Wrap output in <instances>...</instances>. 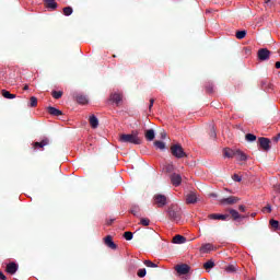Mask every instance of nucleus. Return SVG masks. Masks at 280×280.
<instances>
[{
    "instance_id": "nucleus-21",
    "label": "nucleus",
    "mask_w": 280,
    "mask_h": 280,
    "mask_svg": "<svg viewBox=\"0 0 280 280\" xmlns=\"http://www.w3.org/2000/svg\"><path fill=\"white\" fill-rule=\"evenodd\" d=\"M89 122L92 129H96L98 127V119H96V116L94 115L90 116Z\"/></svg>"
},
{
    "instance_id": "nucleus-40",
    "label": "nucleus",
    "mask_w": 280,
    "mask_h": 280,
    "mask_svg": "<svg viewBox=\"0 0 280 280\" xmlns=\"http://www.w3.org/2000/svg\"><path fill=\"white\" fill-rule=\"evenodd\" d=\"M72 14V8L66 7L63 8V15L70 16Z\"/></svg>"
},
{
    "instance_id": "nucleus-6",
    "label": "nucleus",
    "mask_w": 280,
    "mask_h": 280,
    "mask_svg": "<svg viewBox=\"0 0 280 280\" xmlns=\"http://www.w3.org/2000/svg\"><path fill=\"white\" fill-rule=\"evenodd\" d=\"M175 270L176 272H178V275L185 276L189 273V271L191 270V267H189V265L187 264H180V265H176Z\"/></svg>"
},
{
    "instance_id": "nucleus-8",
    "label": "nucleus",
    "mask_w": 280,
    "mask_h": 280,
    "mask_svg": "<svg viewBox=\"0 0 280 280\" xmlns=\"http://www.w3.org/2000/svg\"><path fill=\"white\" fill-rule=\"evenodd\" d=\"M240 202V198L238 197H226L224 199H220V205H224V206H231V205H235Z\"/></svg>"
},
{
    "instance_id": "nucleus-10",
    "label": "nucleus",
    "mask_w": 280,
    "mask_h": 280,
    "mask_svg": "<svg viewBox=\"0 0 280 280\" xmlns=\"http://www.w3.org/2000/svg\"><path fill=\"white\" fill-rule=\"evenodd\" d=\"M229 218L233 219V221H238V220H243L246 217L240 214V212H237V210H229Z\"/></svg>"
},
{
    "instance_id": "nucleus-38",
    "label": "nucleus",
    "mask_w": 280,
    "mask_h": 280,
    "mask_svg": "<svg viewBox=\"0 0 280 280\" xmlns=\"http://www.w3.org/2000/svg\"><path fill=\"white\" fill-rule=\"evenodd\" d=\"M132 236L133 235L129 231L122 233V238H125V241H131Z\"/></svg>"
},
{
    "instance_id": "nucleus-48",
    "label": "nucleus",
    "mask_w": 280,
    "mask_h": 280,
    "mask_svg": "<svg viewBox=\"0 0 280 280\" xmlns=\"http://www.w3.org/2000/svg\"><path fill=\"white\" fill-rule=\"evenodd\" d=\"M0 280H7V276H4V273H2V271H0Z\"/></svg>"
},
{
    "instance_id": "nucleus-43",
    "label": "nucleus",
    "mask_w": 280,
    "mask_h": 280,
    "mask_svg": "<svg viewBox=\"0 0 280 280\" xmlns=\"http://www.w3.org/2000/svg\"><path fill=\"white\" fill-rule=\"evenodd\" d=\"M271 211H272V208L270 207V205L264 207V212L270 213Z\"/></svg>"
},
{
    "instance_id": "nucleus-2",
    "label": "nucleus",
    "mask_w": 280,
    "mask_h": 280,
    "mask_svg": "<svg viewBox=\"0 0 280 280\" xmlns=\"http://www.w3.org/2000/svg\"><path fill=\"white\" fill-rule=\"evenodd\" d=\"M167 215H168L170 220H172L174 222L180 221V218L183 215L180 207L176 203H172V206H170V208H167Z\"/></svg>"
},
{
    "instance_id": "nucleus-55",
    "label": "nucleus",
    "mask_w": 280,
    "mask_h": 280,
    "mask_svg": "<svg viewBox=\"0 0 280 280\" xmlns=\"http://www.w3.org/2000/svg\"><path fill=\"white\" fill-rule=\"evenodd\" d=\"M112 222H114V220H109V221L107 222V225H112Z\"/></svg>"
},
{
    "instance_id": "nucleus-18",
    "label": "nucleus",
    "mask_w": 280,
    "mask_h": 280,
    "mask_svg": "<svg viewBox=\"0 0 280 280\" xmlns=\"http://www.w3.org/2000/svg\"><path fill=\"white\" fill-rule=\"evenodd\" d=\"M47 110H48V115H50L52 117H59L62 115L61 110H59L52 106H48Z\"/></svg>"
},
{
    "instance_id": "nucleus-11",
    "label": "nucleus",
    "mask_w": 280,
    "mask_h": 280,
    "mask_svg": "<svg viewBox=\"0 0 280 280\" xmlns=\"http://www.w3.org/2000/svg\"><path fill=\"white\" fill-rule=\"evenodd\" d=\"M211 221H229V214H209Z\"/></svg>"
},
{
    "instance_id": "nucleus-26",
    "label": "nucleus",
    "mask_w": 280,
    "mask_h": 280,
    "mask_svg": "<svg viewBox=\"0 0 280 280\" xmlns=\"http://www.w3.org/2000/svg\"><path fill=\"white\" fill-rule=\"evenodd\" d=\"M2 97L7 98V100H14L15 98V94L10 93L7 90H2Z\"/></svg>"
},
{
    "instance_id": "nucleus-27",
    "label": "nucleus",
    "mask_w": 280,
    "mask_h": 280,
    "mask_svg": "<svg viewBox=\"0 0 280 280\" xmlns=\"http://www.w3.org/2000/svg\"><path fill=\"white\" fill-rule=\"evenodd\" d=\"M224 270L229 273H235L237 272V268L235 267V265H229L224 268Z\"/></svg>"
},
{
    "instance_id": "nucleus-54",
    "label": "nucleus",
    "mask_w": 280,
    "mask_h": 280,
    "mask_svg": "<svg viewBox=\"0 0 280 280\" xmlns=\"http://www.w3.org/2000/svg\"><path fill=\"white\" fill-rule=\"evenodd\" d=\"M160 135H162V138H163V139H165V137L167 136L165 132H162V133H160Z\"/></svg>"
},
{
    "instance_id": "nucleus-12",
    "label": "nucleus",
    "mask_w": 280,
    "mask_h": 280,
    "mask_svg": "<svg viewBox=\"0 0 280 280\" xmlns=\"http://www.w3.org/2000/svg\"><path fill=\"white\" fill-rule=\"evenodd\" d=\"M18 264L16 262H9L7 264V269L5 272L9 275H15V272H18Z\"/></svg>"
},
{
    "instance_id": "nucleus-13",
    "label": "nucleus",
    "mask_w": 280,
    "mask_h": 280,
    "mask_svg": "<svg viewBox=\"0 0 280 280\" xmlns=\"http://www.w3.org/2000/svg\"><path fill=\"white\" fill-rule=\"evenodd\" d=\"M103 243L105 244V246H107V248L115 250L116 249V244H114V242L112 241V236L107 235L103 238Z\"/></svg>"
},
{
    "instance_id": "nucleus-20",
    "label": "nucleus",
    "mask_w": 280,
    "mask_h": 280,
    "mask_svg": "<svg viewBox=\"0 0 280 280\" xmlns=\"http://www.w3.org/2000/svg\"><path fill=\"white\" fill-rule=\"evenodd\" d=\"M144 139H147V141H154V129L144 130Z\"/></svg>"
},
{
    "instance_id": "nucleus-9",
    "label": "nucleus",
    "mask_w": 280,
    "mask_h": 280,
    "mask_svg": "<svg viewBox=\"0 0 280 280\" xmlns=\"http://www.w3.org/2000/svg\"><path fill=\"white\" fill-rule=\"evenodd\" d=\"M170 179L172 180V185H174V187H179L180 184L183 183V177L176 173L172 174Z\"/></svg>"
},
{
    "instance_id": "nucleus-23",
    "label": "nucleus",
    "mask_w": 280,
    "mask_h": 280,
    "mask_svg": "<svg viewBox=\"0 0 280 280\" xmlns=\"http://www.w3.org/2000/svg\"><path fill=\"white\" fill-rule=\"evenodd\" d=\"M44 3L46 4L47 9H50V10L57 9V2H55V0H44Z\"/></svg>"
},
{
    "instance_id": "nucleus-47",
    "label": "nucleus",
    "mask_w": 280,
    "mask_h": 280,
    "mask_svg": "<svg viewBox=\"0 0 280 280\" xmlns=\"http://www.w3.org/2000/svg\"><path fill=\"white\" fill-rule=\"evenodd\" d=\"M279 139H280V135H277V136H275V138H272V141L275 143H277L279 141Z\"/></svg>"
},
{
    "instance_id": "nucleus-19",
    "label": "nucleus",
    "mask_w": 280,
    "mask_h": 280,
    "mask_svg": "<svg viewBox=\"0 0 280 280\" xmlns=\"http://www.w3.org/2000/svg\"><path fill=\"white\" fill-rule=\"evenodd\" d=\"M187 242V238L183 235H176L174 236L173 238V243L176 244V245H183Z\"/></svg>"
},
{
    "instance_id": "nucleus-4",
    "label": "nucleus",
    "mask_w": 280,
    "mask_h": 280,
    "mask_svg": "<svg viewBox=\"0 0 280 280\" xmlns=\"http://www.w3.org/2000/svg\"><path fill=\"white\" fill-rule=\"evenodd\" d=\"M153 206L158 208H164L167 206V197L161 194L153 195Z\"/></svg>"
},
{
    "instance_id": "nucleus-35",
    "label": "nucleus",
    "mask_w": 280,
    "mask_h": 280,
    "mask_svg": "<svg viewBox=\"0 0 280 280\" xmlns=\"http://www.w3.org/2000/svg\"><path fill=\"white\" fill-rule=\"evenodd\" d=\"M246 141L253 142V141H258L257 137L253 133L246 135Z\"/></svg>"
},
{
    "instance_id": "nucleus-58",
    "label": "nucleus",
    "mask_w": 280,
    "mask_h": 280,
    "mask_svg": "<svg viewBox=\"0 0 280 280\" xmlns=\"http://www.w3.org/2000/svg\"><path fill=\"white\" fill-rule=\"evenodd\" d=\"M255 215H256L255 213L252 214L253 218H255Z\"/></svg>"
},
{
    "instance_id": "nucleus-44",
    "label": "nucleus",
    "mask_w": 280,
    "mask_h": 280,
    "mask_svg": "<svg viewBox=\"0 0 280 280\" xmlns=\"http://www.w3.org/2000/svg\"><path fill=\"white\" fill-rule=\"evenodd\" d=\"M207 93L209 94L213 93V85L211 84L207 85Z\"/></svg>"
},
{
    "instance_id": "nucleus-31",
    "label": "nucleus",
    "mask_w": 280,
    "mask_h": 280,
    "mask_svg": "<svg viewBox=\"0 0 280 280\" xmlns=\"http://www.w3.org/2000/svg\"><path fill=\"white\" fill-rule=\"evenodd\" d=\"M235 37L240 40L244 39V37H246V31H237Z\"/></svg>"
},
{
    "instance_id": "nucleus-46",
    "label": "nucleus",
    "mask_w": 280,
    "mask_h": 280,
    "mask_svg": "<svg viewBox=\"0 0 280 280\" xmlns=\"http://www.w3.org/2000/svg\"><path fill=\"white\" fill-rule=\"evenodd\" d=\"M238 209H240V212H242V213L246 212V207L245 206H240Z\"/></svg>"
},
{
    "instance_id": "nucleus-5",
    "label": "nucleus",
    "mask_w": 280,
    "mask_h": 280,
    "mask_svg": "<svg viewBox=\"0 0 280 280\" xmlns=\"http://www.w3.org/2000/svg\"><path fill=\"white\" fill-rule=\"evenodd\" d=\"M257 144L259 145L261 151L264 152L270 151V139L261 137L257 140Z\"/></svg>"
},
{
    "instance_id": "nucleus-32",
    "label": "nucleus",
    "mask_w": 280,
    "mask_h": 280,
    "mask_svg": "<svg viewBox=\"0 0 280 280\" xmlns=\"http://www.w3.org/2000/svg\"><path fill=\"white\" fill-rule=\"evenodd\" d=\"M50 94H51L52 98L59 100L63 95V92H61V91H52Z\"/></svg>"
},
{
    "instance_id": "nucleus-34",
    "label": "nucleus",
    "mask_w": 280,
    "mask_h": 280,
    "mask_svg": "<svg viewBox=\"0 0 280 280\" xmlns=\"http://www.w3.org/2000/svg\"><path fill=\"white\" fill-rule=\"evenodd\" d=\"M214 267H215V262H213L212 260L205 262V270H210L211 268H214Z\"/></svg>"
},
{
    "instance_id": "nucleus-51",
    "label": "nucleus",
    "mask_w": 280,
    "mask_h": 280,
    "mask_svg": "<svg viewBox=\"0 0 280 280\" xmlns=\"http://www.w3.org/2000/svg\"><path fill=\"white\" fill-rule=\"evenodd\" d=\"M173 168H174L173 165H168V166H167V172H172Z\"/></svg>"
},
{
    "instance_id": "nucleus-33",
    "label": "nucleus",
    "mask_w": 280,
    "mask_h": 280,
    "mask_svg": "<svg viewBox=\"0 0 280 280\" xmlns=\"http://www.w3.org/2000/svg\"><path fill=\"white\" fill-rule=\"evenodd\" d=\"M28 107H31V108L37 107V97L31 96V102L28 104Z\"/></svg>"
},
{
    "instance_id": "nucleus-14",
    "label": "nucleus",
    "mask_w": 280,
    "mask_h": 280,
    "mask_svg": "<svg viewBox=\"0 0 280 280\" xmlns=\"http://www.w3.org/2000/svg\"><path fill=\"white\" fill-rule=\"evenodd\" d=\"M109 101H112V103L116 104V106H118L120 104V101H122V95L118 94V93H112L109 94Z\"/></svg>"
},
{
    "instance_id": "nucleus-56",
    "label": "nucleus",
    "mask_w": 280,
    "mask_h": 280,
    "mask_svg": "<svg viewBox=\"0 0 280 280\" xmlns=\"http://www.w3.org/2000/svg\"><path fill=\"white\" fill-rule=\"evenodd\" d=\"M265 3H270V0H264Z\"/></svg>"
},
{
    "instance_id": "nucleus-16",
    "label": "nucleus",
    "mask_w": 280,
    "mask_h": 280,
    "mask_svg": "<svg viewBox=\"0 0 280 280\" xmlns=\"http://www.w3.org/2000/svg\"><path fill=\"white\" fill-rule=\"evenodd\" d=\"M187 205H196L198 202V197L195 192H189L186 197Z\"/></svg>"
},
{
    "instance_id": "nucleus-24",
    "label": "nucleus",
    "mask_w": 280,
    "mask_h": 280,
    "mask_svg": "<svg viewBox=\"0 0 280 280\" xmlns=\"http://www.w3.org/2000/svg\"><path fill=\"white\" fill-rule=\"evenodd\" d=\"M75 101L78 104H81V105L88 104V97H85V95L78 94L75 96Z\"/></svg>"
},
{
    "instance_id": "nucleus-29",
    "label": "nucleus",
    "mask_w": 280,
    "mask_h": 280,
    "mask_svg": "<svg viewBox=\"0 0 280 280\" xmlns=\"http://www.w3.org/2000/svg\"><path fill=\"white\" fill-rule=\"evenodd\" d=\"M142 264H144V266H147V268H159V265L152 262V260H144V261H142Z\"/></svg>"
},
{
    "instance_id": "nucleus-28",
    "label": "nucleus",
    "mask_w": 280,
    "mask_h": 280,
    "mask_svg": "<svg viewBox=\"0 0 280 280\" xmlns=\"http://www.w3.org/2000/svg\"><path fill=\"white\" fill-rule=\"evenodd\" d=\"M153 145H155V149L158 150H165V142L163 141H155L153 142Z\"/></svg>"
},
{
    "instance_id": "nucleus-1",
    "label": "nucleus",
    "mask_w": 280,
    "mask_h": 280,
    "mask_svg": "<svg viewBox=\"0 0 280 280\" xmlns=\"http://www.w3.org/2000/svg\"><path fill=\"white\" fill-rule=\"evenodd\" d=\"M118 142L141 145V138H139V131L133 130L131 131V133H122L118 136Z\"/></svg>"
},
{
    "instance_id": "nucleus-36",
    "label": "nucleus",
    "mask_w": 280,
    "mask_h": 280,
    "mask_svg": "<svg viewBox=\"0 0 280 280\" xmlns=\"http://www.w3.org/2000/svg\"><path fill=\"white\" fill-rule=\"evenodd\" d=\"M140 225L150 226V219H148V218L140 219Z\"/></svg>"
},
{
    "instance_id": "nucleus-45",
    "label": "nucleus",
    "mask_w": 280,
    "mask_h": 280,
    "mask_svg": "<svg viewBox=\"0 0 280 280\" xmlns=\"http://www.w3.org/2000/svg\"><path fill=\"white\" fill-rule=\"evenodd\" d=\"M154 107V98L149 100V109H152Z\"/></svg>"
},
{
    "instance_id": "nucleus-7",
    "label": "nucleus",
    "mask_w": 280,
    "mask_h": 280,
    "mask_svg": "<svg viewBox=\"0 0 280 280\" xmlns=\"http://www.w3.org/2000/svg\"><path fill=\"white\" fill-rule=\"evenodd\" d=\"M257 58L259 61H267L270 59V51L267 48L259 49L257 51Z\"/></svg>"
},
{
    "instance_id": "nucleus-42",
    "label": "nucleus",
    "mask_w": 280,
    "mask_h": 280,
    "mask_svg": "<svg viewBox=\"0 0 280 280\" xmlns=\"http://www.w3.org/2000/svg\"><path fill=\"white\" fill-rule=\"evenodd\" d=\"M136 268H137L136 262H133V261L129 262V267H128V270H129V271H132V270H135Z\"/></svg>"
},
{
    "instance_id": "nucleus-59",
    "label": "nucleus",
    "mask_w": 280,
    "mask_h": 280,
    "mask_svg": "<svg viewBox=\"0 0 280 280\" xmlns=\"http://www.w3.org/2000/svg\"><path fill=\"white\" fill-rule=\"evenodd\" d=\"M14 280H18V279H14Z\"/></svg>"
},
{
    "instance_id": "nucleus-57",
    "label": "nucleus",
    "mask_w": 280,
    "mask_h": 280,
    "mask_svg": "<svg viewBox=\"0 0 280 280\" xmlns=\"http://www.w3.org/2000/svg\"><path fill=\"white\" fill-rule=\"evenodd\" d=\"M112 58H116V55H112Z\"/></svg>"
},
{
    "instance_id": "nucleus-22",
    "label": "nucleus",
    "mask_w": 280,
    "mask_h": 280,
    "mask_svg": "<svg viewBox=\"0 0 280 280\" xmlns=\"http://www.w3.org/2000/svg\"><path fill=\"white\" fill-rule=\"evenodd\" d=\"M212 250H213V245L210 243H207L202 245V247H200V252H202V254H209Z\"/></svg>"
},
{
    "instance_id": "nucleus-25",
    "label": "nucleus",
    "mask_w": 280,
    "mask_h": 280,
    "mask_svg": "<svg viewBox=\"0 0 280 280\" xmlns=\"http://www.w3.org/2000/svg\"><path fill=\"white\" fill-rule=\"evenodd\" d=\"M139 212H141V208H139V206H131V209L129 210L131 215L139 217Z\"/></svg>"
},
{
    "instance_id": "nucleus-53",
    "label": "nucleus",
    "mask_w": 280,
    "mask_h": 280,
    "mask_svg": "<svg viewBox=\"0 0 280 280\" xmlns=\"http://www.w3.org/2000/svg\"><path fill=\"white\" fill-rule=\"evenodd\" d=\"M23 91H28V85H24Z\"/></svg>"
},
{
    "instance_id": "nucleus-37",
    "label": "nucleus",
    "mask_w": 280,
    "mask_h": 280,
    "mask_svg": "<svg viewBox=\"0 0 280 280\" xmlns=\"http://www.w3.org/2000/svg\"><path fill=\"white\" fill-rule=\"evenodd\" d=\"M233 158L237 159V161H246V154L244 153H237L236 155H233Z\"/></svg>"
},
{
    "instance_id": "nucleus-30",
    "label": "nucleus",
    "mask_w": 280,
    "mask_h": 280,
    "mask_svg": "<svg viewBox=\"0 0 280 280\" xmlns=\"http://www.w3.org/2000/svg\"><path fill=\"white\" fill-rule=\"evenodd\" d=\"M145 275H148V271H145V268L138 269V272H136V276H138V278L140 279H143Z\"/></svg>"
},
{
    "instance_id": "nucleus-49",
    "label": "nucleus",
    "mask_w": 280,
    "mask_h": 280,
    "mask_svg": "<svg viewBox=\"0 0 280 280\" xmlns=\"http://www.w3.org/2000/svg\"><path fill=\"white\" fill-rule=\"evenodd\" d=\"M275 68H276V69H280V61H277V62L275 63Z\"/></svg>"
},
{
    "instance_id": "nucleus-52",
    "label": "nucleus",
    "mask_w": 280,
    "mask_h": 280,
    "mask_svg": "<svg viewBox=\"0 0 280 280\" xmlns=\"http://www.w3.org/2000/svg\"><path fill=\"white\" fill-rule=\"evenodd\" d=\"M210 196L213 197V198H217V197H218V195H215V192H211Z\"/></svg>"
},
{
    "instance_id": "nucleus-50",
    "label": "nucleus",
    "mask_w": 280,
    "mask_h": 280,
    "mask_svg": "<svg viewBox=\"0 0 280 280\" xmlns=\"http://www.w3.org/2000/svg\"><path fill=\"white\" fill-rule=\"evenodd\" d=\"M210 136H211V138L215 139V131L211 130Z\"/></svg>"
},
{
    "instance_id": "nucleus-15",
    "label": "nucleus",
    "mask_w": 280,
    "mask_h": 280,
    "mask_svg": "<svg viewBox=\"0 0 280 280\" xmlns=\"http://www.w3.org/2000/svg\"><path fill=\"white\" fill-rule=\"evenodd\" d=\"M48 143H49L48 138H44V140H42L40 142L33 143V150L43 149L46 145H48Z\"/></svg>"
},
{
    "instance_id": "nucleus-3",
    "label": "nucleus",
    "mask_w": 280,
    "mask_h": 280,
    "mask_svg": "<svg viewBox=\"0 0 280 280\" xmlns=\"http://www.w3.org/2000/svg\"><path fill=\"white\" fill-rule=\"evenodd\" d=\"M171 151H172V155H174V158L176 159L187 158V153L185 152V150L183 149V145L180 144H173L171 148Z\"/></svg>"
},
{
    "instance_id": "nucleus-41",
    "label": "nucleus",
    "mask_w": 280,
    "mask_h": 280,
    "mask_svg": "<svg viewBox=\"0 0 280 280\" xmlns=\"http://www.w3.org/2000/svg\"><path fill=\"white\" fill-rule=\"evenodd\" d=\"M233 182L241 183L242 182V176H240L237 174L233 175Z\"/></svg>"
},
{
    "instance_id": "nucleus-17",
    "label": "nucleus",
    "mask_w": 280,
    "mask_h": 280,
    "mask_svg": "<svg viewBox=\"0 0 280 280\" xmlns=\"http://www.w3.org/2000/svg\"><path fill=\"white\" fill-rule=\"evenodd\" d=\"M237 153H243L240 150L224 149V158L233 159Z\"/></svg>"
},
{
    "instance_id": "nucleus-39",
    "label": "nucleus",
    "mask_w": 280,
    "mask_h": 280,
    "mask_svg": "<svg viewBox=\"0 0 280 280\" xmlns=\"http://www.w3.org/2000/svg\"><path fill=\"white\" fill-rule=\"evenodd\" d=\"M270 228H272L275 230H279V221L270 220Z\"/></svg>"
}]
</instances>
